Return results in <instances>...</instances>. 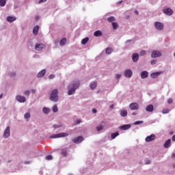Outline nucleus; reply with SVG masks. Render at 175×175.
<instances>
[{
	"mask_svg": "<svg viewBox=\"0 0 175 175\" xmlns=\"http://www.w3.org/2000/svg\"><path fill=\"white\" fill-rule=\"evenodd\" d=\"M80 88V80H73L67 87L68 95H75L76 90Z\"/></svg>",
	"mask_w": 175,
	"mask_h": 175,
	"instance_id": "1",
	"label": "nucleus"
},
{
	"mask_svg": "<svg viewBox=\"0 0 175 175\" xmlns=\"http://www.w3.org/2000/svg\"><path fill=\"white\" fill-rule=\"evenodd\" d=\"M49 100L51 102H53L54 103H57L59 100V96H58V90L54 89L51 91L49 95Z\"/></svg>",
	"mask_w": 175,
	"mask_h": 175,
	"instance_id": "2",
	"label": "nucleus"
},
{
	"mask_svg": "<svg viewBox=\"0 0 175 175\" xmlns=\"http://www.w3.org/2000/svg\"><path fill=\"white\" fill-rule=\"evenodd\" d=\"M154 27L156 31H159V32H163V31H165V23L156 21L154 23Z\"/></svg>",
	"mask_w": 175,
	"mask_h": 175,
	"instance_id": "3",
	"label": "nucleus"
},
{
	"mask_svg": "<svg viewBox=\"0 0 175 175\" xmlns=\"http://www.w3.org/2000/svg\"><path fill=\"white\" fill-rule=\"evenodd\" d=\"M12 127L10 126H6L3 131V139H9L11 135Z\"/></svg>",
	"mask_w": 175,
	"mask_h": 175,
	"instance_id": "4",
	"label": "nucleus"
},
{
	"mask_svg": "<svg viewBox=\"0 0 175 175\" xmlns=\"http://www.w3.org/2000/svg\"><path fill=\"white\" fill-rule=\"evenodd\" d=\"M69 136L68 133H59L57 134H53L49 137L50 139H59L61 137H67Z\"/></svg>",
	"mask_w": 175,
	"mask_h": 175,
	"instance_id": "5",
	"label": "nucleus"
},
{
	"mask_svg": "<svg viewBox=\"0 0 175 175\" xmlns=\"http://www.w3.org/2000/svg\"><path fill=\"white\" fill-rule=\"evenodd\" d=\"M123 75L126 79H131L133 76V71L131 68H126L124 70Z\"/></svg>",
	"mask_w": 175,
	"mask_h": 175,
	"instance_id": "6",
	"label": "nucleus"
},
{
	"mask_svg": "<svg viewBox=\"0 0 175 175\" xmlns=\"http://www.w3.org/2000/svg\"><path fill=\"white\" fill-rule=\"evenodd\" d=\"M15 99L19 103H25V102H27V98L25 97V96L21 94H17L15 96Z\"/></svg>",
	"mask_w": 175,
	"mask_h": 175,
	"instance_id": "7",
	"label": "nucleus"
},
{
	"mask_svg": "<svg viewBox=\"0 0 175 175\" xmlns=\"http://www.w3.org/2000/svg\"><path fill=\"white\" fill-rule=\"evenodd\" d=\"M151 58H159L162 57V52L159 50H154L150 54Z\"/></svg>",
	"mask_w": 175,
	"mask_h": 175,
	"instance_id": "8",
	"label": "nucleus"
},
{
	"mask_svg": "<svg viewBox=\"0 0 175 175\" xmlns=\"http://www.w3.org/2000/svg\"><path fill=\"white\" fill-rule=\"evenodd\" d=\"M44 49H46V45L44 43H36L34 46L36 51H42Z\"/></svg>",
	"mask_w": 175,
	"mask_h": 175,
	"instance_id": "9",
	"label": "nucleus"
},
{
	"mask_svg": "<svg viewBox=\"0 0 175 175\" xmlns=\"http://www.w3.org/2000/svg\"><path fill=\"white\" fill-rule=\"evenodd\" d=\"M46 73H47V70H46V68L42 69L37 74L36 77L38 79H42V77H44V76H46Z\"/></svg>",
	"mask_w": 175,
	"mask_h": 175,
	"instance_id": "10",
	"label": "nucleus"
},
{
	"mask_svg": "<svg viewBox=\"0 0 175 175\" xmlns=\"http://www.w3.org/2000/svg\"><path fill=\"white\" fill-rule=\"evenodd\" d=\"M163 12L164 14H166V16H172L174 12L173 10H172L170 8H165L163 10Z\"/></svg>",
	"mask_w": 175,
	"mask_h": 175,
	"instance_id": "11",
	"label": "nucleus"
},
{
	"mask_svg": "<svg viewBox=\"0 0 175 175\" xmlns=\"http://www.w3.org/2000/svg\"><path fill=\"white\" fill-rule=\"evenodd\" d=\"M140 106L137 103H131L129 105V109L130 110H139Z\"/></svg>",
	"mask_w": 175,
	"mask_h": 175,
	"instance_id": "12",
	"label": "nucleus"
},
{
	"mask_svg": "<svg viewBox=\"0 0 175 175\" xmlns=\"http://www.w3.org/2000/svg\"><path fill=\"white\" fill-rule=\"evenodd\" d=\"M156 137L157 136L155 135V134H151L150 135H148L145 138V142L146 143H150V142H154Z\"/></svg>",
	"mask_w": 175,
	"mask_h": 175,
	"instance_id": "13",
	"label": "nucleus"
},
{
	"mask_svg": "<svg viewBox=\"0 0 175 175\" xmlns=\"http://www.w3.org/2000/svg\"><path fill=\"white\" fill-rule=\"evenodd\" d=\"M83 140H84V138L83 137V136H78V137L72 139V142L75 144H80V143H81V142H83Z\"/></svg>",
	"mask_w": 175,
	"mask_h": 175,
	"instance_id": "14",
	"label": "nucleus"
},
{
	"mask_svg": "<svg viewBox=\"0 0 175 175\" xmlns=\"http://www.w3.org/2000/svg\"><path fill=\"white\" fill-rule=\"evenodd\" d=\"M105 125H106V122H102L99 126H97L96 127L97 132H100V131H103V129L105 128Z\"/></svg>",
	"mask_w": 175,
	"mask_h": 175,
	"instance_id": "15",
	"label": "nucleus"
},
{
	"mask_svg": "<svg viewBox=\"0 0 175 175\" xmlns=\"http://www.w3.org/2000/svg\"><path fill=\"white\" fill-rule=\"evenodd\" d=\"M161 75H162V71L154 72L150 74V77L152 79H157L159 76H161Z\"/></svg>",
	"mask_w": 175,
	"mask_h": 175,
	"instance_id": "16",
	"label": "nucleus"
},
{
	"mask_svg": "<svg viewBox=\"0 0 175 175\" xmlns=\"http://www.w3.org/2000/svg\"><path fill=\"white\" fill-rule=\"evenodd\" d=\"M42 113L43 114H45V116H49L50 113H51V109L47 107H42Z\"/></svg>",
	"mask_w": 175,
	"mask_h": 175,
	"instance_id": "17",
	"label": "nucleus"
},
{
	"mask_svg": "<svg viewBox=\"0 0 175 175\" xmlns=\"http://www.w3.org/2000/svg\"><path fill=\"white\" fill-rule=\"evenodd\" d=\"M16 20H17V17L16 16H8L6 17V21H8V23H14Z\"/></svg>",
	"mask_w": 175,
	"mask_h": 175,
	"instance_id": "18",
	"label": "nucleus"
},
{
	"mask_svg": "<svg viewBox=\"0 0 175 175\" xmlns=\"http://www.w3.org/2000/svg\"><path fill=\"white\" fill-rule=\"evenodd\" d=\"M89 87H90V90H95V88H96V87H98V82H96L95 81H92L90 83Z\"/></svg>",
	"mask_w": 175,
	"mask_h": 175,
	"instance_id": "19",
	"label": "nucleus"
},
{
	"mask_svg": "<svg viewBox=\"0 0 175 175\" xmlns=\"http://www.w3.org/2000/svg\"><path fill=\"white\" fill-rule=\"evenodd\" d=\"M133 62H137L139 61V53H135L131 56Z\"/></svg>",
	"mask_w": 175,
	"mask_h": 175,
	"instance_id": "20",
	"label": "nucleus"
},
{
	"mask_svg": "<svg viewBox=\"0 0 175 175\" xmlns=\"http://www.w3.org/2000/svg\"><path fill=\"white\" fill-rule=\"evenodd\" d=\"M132 125L131 124H124L120 126V131H128V129H131Z\"/></svg>",
	"mask_w": 175,
	"mask_h": 175,
	"instance_id": "21",
	"label": "nucleus"
},
{
	"mask_svg": "<svg viewBox=\"0 0 175 175\" xmlns=\"http://www.w3.org/2000/svg\"><path fill=\"white\" fill-rule=\"evenodd\" d=\"M118 136H120V133L118 132H116V133H111L110 137H108L109 140H114V139H116V137H117Z\"/></svg>",
	"mask_w": 175,
	"mask_h": 175,
	"instance_id": "22",
	"label": "nucleus"
},
{
	"mask_svg": "<svg viewBox=\"0 0 175 175\" xmlns=\"http://www.w3.org/2000/svg\"><path fill=\"white\" fill-rule=\"evenodd\" d=\"M141 79H144L148 77V72L146 70H144L141 72Z\"/></svg>",
	"mask_w": 175,
	"mask_h": 175,
	"instance_id": "23",
	"label": "nucleus"
},
{
	"mask_svg": "<svg viewBox=\"0 0 175 175\" xmlns=\"http://www.w3.org/2000/svg\"><path fill=\"white\" fill-rule=\"evenodd\" d=\"M172 144V139H167L163 144V147L165 148H169Z\"/></svg>",
	"mask_w": 175,
	"mask_h": 175,
	"instance_id": "24",
	"label": "nucleus"
},
{
	"mask_svg": "<svg viewBox=\"0 0 175 175\" xmlns=\"http://www.w3.org/2000/svg\"><path fill=\"white\" fill-rule=\"evenodd\" d=\"M113 51H114V50L111 47H107V49H105V54H107V55L113 54Z\"/></svg>",
	"mask_w": 175,
	"mask_h": 175,
	"instance_id": "25",
	"label": "nucleus"
},
{
	"mask_svg": "<svg viewBox=\"0 0 175 175\" xmlns=\"http://www.w3.org/2000/svg\"><path fill=\"white\" fill-rule=\"evenodd\" d=\"M146 111H148V113H152V111H154V105H148L146 107Z\"/></svg>",
	"mask_w": 175,
	"mask_h": 175,
	"instance_id": "26",
	"label": "nucleus"
},
{
	"mask_svg": "<svg viewBox=\"0 0 175 175\" xmlns=\"http://www.w3.org/2000/svg\"><path fill=\"white\" fill-rule=\"evenodd\" d=\"M39 29H40L39 25L35 26L33 29V34L38 35V33H39Z\"/></svg>",
	"mask_w": 175,
	"mask_h": 175,
	"instance_id": "27",
	"label": "nucleus"
},
{
	"mask_svg": "<svg viewBox=\"0 0 175 175\" xmlns=\"http://www.w3.org/2000/svg\"><path fill=\"white\" fill-rule=\"evenodd\" d=\"M121 117H126L128 116V111L126 109H122L120 111Z\"/></svg>",
	"mask_w": 175,
	"mask_h": 175,
	"instance_id": "28",
	"label": "nucleus"
},
{
	"mask_svg": "<svg viewBox=\"0 0 175 175\" xmlns=\"http://www.w3.org/2000/svg\"><path fill=\"white\" fill-rule=\"evenodd\" d=\"M116 21H117V19L114 16H110V17L107 18V21L109 23H111V24H113V23H116Z\"/></svg>",
	"mask_w": 175,
	"mask_h": 175,
	"instance_id": "29",
	"label": "nucleus"
},
{
	"mask_svg": "<svg viewBox=\"0 0 175 175\" xmlns=\"http://www.w3.org/2000/svg\"><path fill=\"white\" fill-rule=\"evenodd\" d=\"M113 29H114L115 31L118 29V27H120V25H118V23L117 22H113L111 23Z\"/></svg>",
	"mask_w": 175,
	"mask_h": 175,
	"instance_id": "30",
	"label": "nucleus"
},
{
	"mask_svg": "<svg viewBox=\"0 0 175 175\" xmlns=\"http://www.w3.org/2000/svg\"><path fill=\"white\" fill-rule=\"evenodd\" d=\"M102 35H103V33L100 30H97L94 33V36L96 38H99V36H102Z\"/></svg>",
	"mask_w": 175,
	"mask_h": 175,
	"instance_id": "31",
	"label": "nucleus"
},
{
	"mask_svg": "<svg viewBox=\"0 0 175 175\" xmlns=\"http://www.w3.org/2000/svg\"><path fill=\"white\" fill-rule=\"evenodd\" d=\"M65 44H66V38H63L59 42V46H61V47H64Z\"/></svg>",
	"mask_w": 175,
	"mask_h": 175,
	"instance_id": "32",
	"label": "nucleus"
},
{
	"mask_svg": "<svg viewBox=\"0 0 175 175\" xmlns=\"http://www.w3.org/2000/svg\"><path fill=\"white\" fill-rule=\"evenodd\" d=\"M24 118L26 121H29V118H31V113L27 112L24 114Z\"/></svg>",
	"mask_w": 175,
	"mask_h": 175,
	"instance_id": "33",
	"label": "nucleus"
},
{
	"mask_svg": "<svg viewBox=\"0 0 175 175\" xmlns=\"http://www.w3.org/2000/svg\"><path fill=\"white\" fill-rule=\"evenodd\" d=\"M89 40H90V38L86 37L81 40V44H87V43H88Z\"/></svg>",
	"mask_w": 175,
	"mask_h": 175,
	"instance_id": "34",
	"label": "nucleus"
},
{
	"mask_svg": "<svg viewBox=\"0 0 175 175\" xmlns=\"http://www.w3.org/2000/svg\"><path fill=\"white\" fill-rule=\"evenodd\" d=\"M52 111L53 113H58V105H54L52 107Z\"/></svg>",
	"mask_w": 175,
	"mask_h": 175,
	"instance_id": "35",
	"label": "nucleus"
},
{
	"mask_svg": "<svg viewBox=\"0 0 175 175\" xmlns=\"http://www.w3.org/2000/svg\"><path fill=\"white\" fill-rule=\"evenodd\" d=\"M62 124H54L53 126V129L55 131V129H59V128H62Z\"/></svg>",
	"mask_w": 175,
	"mask_h": 175,
	"instance_id": "36",
	"label": "nucleus"
},
{
	"mask_svg": "<svg viewBox=\"0 0 175 175\" xmlns=\"http://www.w3.org/2000/svg\"><path fill=\"white\" fill-rule=\"evenodd\" d=\"M120 77H122V74L118 73L115 75V79L118 80V81H120Z\"/></svg>",
	"mask_w": 175,
	"mask_h": 175,
	"instance_id": "37",
	"label": "nucleus"
},
{
	"mask_svg": "<svg viewBox=\"0 0 175 175\" xmlns=\"http://www.w3.org/2000/svg\"><path fill=\"white\" fill-rule=\"evenodd\" d=\"M8 76H10L11 77H14V76H16V71H10L8 72Z\"/></svg>",
	"mask_w": 175,
	"mask_h": 175,
	"instance_id": "38",
	"label": "nucleus"
},
{
	"mask_svg": "<svg viewBox=\"0 0 175 175\" xmlns=\"http://www.w3.org/2000/svg\"><path fill=\"white\" fill-rule=\"evenodd\" d=\"M5 5H6V0H0V6H1V8H3Z\"/></svg>",
	"mask_w": 175,
	"mask_h": 175,
	"instance_id": "39",
	"label": "nucleus"
},
{
	"mask_svg": "<svg viewBox=\"0 0 175 175\" xmlns=\"http://www.w3.org/2000/svg\"><path fill=\"white\" fill-rule=\"evenodd\" d=\"M49 80H54L55 79V75L54 74H51L48 77Z\"/></svg>",
	"mask_w": 175,
	"mask_h": 175,
	"instance_id": "40",
	"label": "nucleus"
},
{
	"mask_svg": "<svg viewBox=\"0 0 175 175\" xmlns=\"http://www.w3.org/2000/svg\"><path fill=\"white\" fill-rule=\"evenodd\" d=\"M163 114H169L170 113V109H164L162 111Z\"/></svg>",
	"mask_w": 175,
	"mask_h": 175,
	"instance_id": "41",
	"label": "nucleus"
},
{
	"mask_svg": "<svg viewBox=\"0 0 175 175\" xmlns=\"http://www.w3.org/2000/svg\"><path fill=\"white\" fill-rule=\"evenodd\" d=\"M146 54H147V51L145 50H142L139 53L140 57H143V55H146Z\"/></svg>",
	"mask_w": 175,
	"mask_h": 175,
	"instance_id": "42",
	"label": "nucleus"
},
{
	"mask_svg": "<svg viewBox=\"0 0 175 175\" xmlns=\"http://www.w3.org/2000/svg\"><path fill=\"white\" fill-rule=\"evenodd\" d=\"M24 95H25L26 96H29V95H31V91L29 90H25L24 92Z\"/></svg>",
	"mask_w": 175,
	"mask_h": 175,
	"instance_id": "43",
	"label": "nucleus"
},
{
	"mask_svg": "<svg viewBox=\"0 0 175 175\" xmlns=\"http://www.w3.org/2000/svg\"><path fill=\"white\" fill-rule=\"evenodd\" d=\"M157 63L158 61L157 59H152V61H150V65H157Z\"/></svg>",
	"mask_w": 175,
	"mask_h": 175,
	"instance_id": "44",
	"label": "nucleus"
},
{
	"mask_svg": "<svg viewBox=\"0 0 175 175\" xmlns=\"http://www.w3.org/2000/svg\"><path fill=\"white\" fill-rule=\"evenodd\" d=\"M143 121L142 120H139V121H136L135 123H134V125H140L142 124H143Z\"/></svg>",
	"mask_w": 175,
	"mask_h": 175,
	"instance_id": "45",
	"label": "nucleus"
},
{
	"mask_svg": "<svg viewBox=\"0 0 175 175\" xmlns=\"http://www.w3.org/2000/svg\"><path fill=\"white\" fill-rule=\"evenodd\" d=\"M51 159H53V156L48 155V156L46 157V161H51Z\"/></svg>",
	"mask_w": 175,
	"mask_h": 175,
	"instance_id": "46",
	"label": "nucleus"
},
{
	"mask_svg": "<svg viewBox=\"0 0 175 175\" xmlns=\"http://www.w3.org/2000/svg\"><path fill=\"white\" fill-rule=\"evenodd\" d=\"M167 102L168 105H172V103H173V98H168Z\"/></svg>",
	"mask_w": 175,
	"mask_h": 175,
	"instance_id": "47",
	"label": "nucleus"
},
{
	"mask_svg": "<svg viewBox=\"0 0 175 175\" xmlns=\"http://www.w3.org/2000/svg\"><path fill=\"white\" fill-rule=\"evenodd\" d=\"M133 42V44L135 43V42H133V40H127L126 41V44H129V43H131V42Z\"/></svg>",
	"mask_w": 175,
	"mask_h": 175,
	"instance_id": "48",
	"label": "nucleus"
},
{
	"mask_svg": "<svg viewBox=\"0 0 175 175\" xmlns=\"http://www.w3.org/2000/svg\"><path fill=\"white\" fill-rule=\"evenodd\" d=\"M81 120H77L75 122L76 125H79V124H81Z\"/></svg>",
	"mask_w": 175,
	"mask_h": 175,
	"instance_id": "49",
	"label": "nucleus"
},
{
	"mask_svg": "<svg viewBox=\"0 0 175 175\" xmlns=\"http://www.w3.org/2000/svg\"><path fill=\"white\" fill-rule=\"evenodd\" d=\"M92 113H94V114H96V113H98V110H96V109L94 108V109H92Z\"/></svg>",
	"mask_w": 175,
	"mask_h": 175,
	"instance_id": "50",
	"label": "nucleus"
},
{
	"mask_svg": "<svg viewBox=\"0 0 175 175\" xmlns=\"http://www.w3.org/2000/svg\"><path fill=\"white\" fill-rule=\"evenodd\" d=\"M121 3H122V0L118 1L116 3V5H118V6H120L121 5Z\"/></svg>",
	"mask_w": 175,
	"mask_h": 175,
	"instance_id": "51",
	"label": "nucleus"
},
{
	"mask_svg": "<svg viewBox=\"0 0 175 175\" xmlns=\"http://www.w3.org/2000/svg\"><path fill=\"white\" fill-rule=\"evenodd\" d=\"M31 94H36V89H31Z\"/></svg>",
	"mask_w": 175,
	"mask_h": 175,
	"instance_id": "52",
	"label": "nucleus"
},
{
	"mask_svg": "<svg viewBox=\"0 0 175 175\" xmlns=\"http://www.w3.org/2000/svg\"><path fill=\"white\" fill-rule=\"evenodd\" d=\"M39 18H40V16H35L36 21H38V20H39Z\"/></svg>",
	"mask_w": 175,
	"mask_h": 175,
	"instance_id": "53",
	"label": "nucleus"
},
{
	"mask_svg": "<svg viewBox=\"0 0 175 175\" xmlns=\"http://www.w3.org/2000/svg\"><path fill=\"white\" fill-rule=\"evenodd\" d=\"M150 163H151V161L148 160L146 163V165H150Z\"/></svg>",
	"mask_w": 175,
	"mask_h": 175,
	"instance_id": "54",
	"label": "nucleus"
},
{
	"mask_svg": "<svg viewBox=\"0 0 175 175\" xmlns=\"http://www.w3.org/2000/svg\"><path fill=\"white\" fill-rule=\"evenodd\" d=\"M109 109H114V105L112 104V105H109Z\"/></svg>",
	"mask_w": 175,
	"mask_h": 175,
	"instance_id": "55",
	"label": "nucleus"
},
{
	"mask_svg": "<svg viewBox=\"0 0 175 175\" xmlns=\"http://www.w3.org/2000/svg\"><path fill=\"white\" fill-rule=\"evenodd\" d=\"M132 116H137V113L133 112V113H132Z\"/></svg>",
	"mask_w": 175,
	"mask_h": 175,
	"instance_id": "56",
	"label": "nucleus"
},
{
	"mask_svg": "<svg viewBox=\"0 0 175 175\" xmlns=\"http://www.w3.org/2000/svg\"><path fill=\"white\" fill-rule=\"evenodd\" d=\"M3 96V94H0V99H2Z\"/></svg>",
	"mask_w": 175,
	"mask_h": 175,
	"instance_id": "57",
	"label": "nucleus"
},
{
	"mask_svg": "<svg viewBox=\"0 0 175 175\" xmlns=\"http://www.w3.org/2000/svg\"><path fill=\"white\" fill-rule=\"evenodd\" d=\"M135 14H139V12H137V10L135 11Z\"/></svg>",
	"mask_w": 175,
	"mask_h": 175,
	"instance_id": "58",
	"label": "nucleus"
},
{
	"mask_svg": "<svg viewBox=\"0 0 175 175\" xmlns=\"http://www.w3.org/2000/svg\"><path fill=\"white\" fill-rule=\"evenodd\" d=\"M53 152H55V150H54L53 151H51V154H53Z\"/></svg>",
	"mask_w": 175,
	"mask_h": 175,
	"instance_id": "59",
	"label": "nucleus"
},
{
	"mask_svg": "<svg viewBox=\"0 0 175 175\" xmlns=\"http://www.w3.org/2000/svg\"><path fill=\"white\" fill-rule=\"evenodd\" d=\"M55 44H57V41H54Z\"/></svg>",
	"mask_w": 175,
	"mask_h": 175,
	"instance_id": "60",
	"label": "nucleus"
},
{
	"mask_svg": "<svg viewBox=\"0 0 175 175\" xmlns=\"http://www.w3.org/2000/svg\"><path fill=\"white\" fill-rule=\"evenodd\" d=\"M99 92H100V91L98 90V91L97 92V94H99Z\"/></svg>",
	"mask_w": 175,
	"mask_h": 175,
	"instance_id": "61",
	"label": "nucleus"
},
{
	"mask_svg": "<svg viewBox=\"0 0 175 175\" xmlns=\"http://www.w3.org/2000/svg\"><path fill=\"white\" fill-rule=\"evenodd\" d=\"M65 152H63L62 154H65Z\"/></svg>",
	"mask_w": 175,
	"mask_h": 175,
	"instance_id": "62",
	"label": "nucleus"
}]
</instances>
